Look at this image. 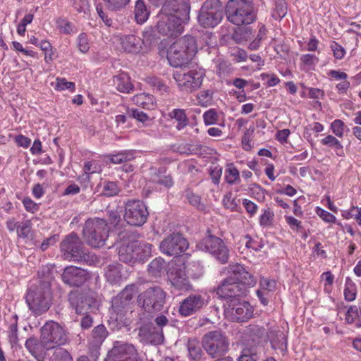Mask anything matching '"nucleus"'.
Instances as JSON below:
<instances>
[{
  "mask_svg": "<svg viewBox=\"0 0 361 361\" xmlns=\"http://www.w3.org/2000/svg\"><path fill=\"white\" fill-rule=\"evenodd\" d=\"M257 283L255 278L243 266L235 264L230 266L228 275L217 288V295L226 301L238 299L247 295L248 288Z\"/></svg>",
  "mask_w": 361,
  "mask_h": 361,
  "instance_id": "nucleus-1",
  "label": "nucleus"
},
{
  "mask_svg": "<svg viewBox=\"0 0 361 361\" xmlns=\"http://www.w3.org/2000/svg\"><path fill=\"white\" fill-rule=\"evenodd\" d=\"M69 332L59 323L53 320L47 322L40 329L39 343L46 350L56 348L54 355L70 358V353L59 347L70 342Z\"/></svg>",
  "mask_w": 361,
  "mask_h": 361,
  "instance_id": "nucleus-2",
  "label": "nucleus"
},
{
  "mask_svg": "<svg viewBox=\"0 0 361 361\" xmlns=\"http://www.w3.org/2000/svg\"><path fill=\"white\" fill-rule=\"evenodd\" d=\"M197 52L196 39L192 35H185L169 47L167 59L171 66L181 67L190 61Z\"/></svg>",
  "mask_w": 361,
  "mask_h": 361,
  "instance_id": "nucleus-3",
  "label": "nucleus"
},
{
  "mask_svg": "<svg viewBox=\"0 0 361 361\" xmlns=\"http://www.w3.org/2000/svg\"><path fill=\"white\" fill-rule=\"evenodd\" d=\"M225 15L230 23L238 26L250 25L257 20V10L249 0H228Z\"/></svg>",
  "mask_w": 361,
  "mask_h": 361,
  "instance_id": "nucleus-4",
  "label": "nucleus"
},
{
  "mask_svg": "<svg viewBox=\"0 0 361 361\" xmlns=\"http://www.w3.org/2000/svg\"><path fill=\"white\" fill-rule=\"evenodd\" d=\"M25 299L34 314L38 316L45 313L51 305L52 293L49 283L39 281L38 284L31 285Z\"/></svg>",
  "mask_w": 361,
  "mask_h": 361,
  "instance_id": "nucleus-5",
  "label": "nucleus"
},
{
  "mask_svg": "<svg viewBox=\"0 0 361 361\" xmlns=\"http://www.w3.org/2000/svg\"><path fill=\"white\" fill-rule=\"evenodd\" d=\"M109 228L103 219H89L83 226V236L91 247L99 248L105 245L109 237Z\"/></svg>",
  "mask_w": 361,
  "mask_h": 361,
  "instance_id": "nucleus-6",
  "label": "nucleus"
},
{
  "mask_svg": "<svg viewBox=\"0 0 361 361\" xmlns=\"http://www.w3.org/2000/svg\"><path fill=\"white\" fill-rule=\"evenodd\" d=\"M166 297V293L161 287L153 286L138 295L137 302L145 312L154 314L163 309Z\"/></svg>",
  "mask_w": 361,
  "mask_h": 361,
  "instance_id": "nucleus-7",
  "label": "nucleus"
},
{
  "mask_svg": "<svg viewBox=\"0 0 361 361\" xmlns=\"http://www.w3.org/2000/svg\"><path fill=\"white\" fill-rule=\"evenodd\" d=\"M225 14L220 0H206L202 5L198 15V23L204 28H214L223 20Z\"/></svg>",
  "mask_w": 361,
  "mask_h": 361,
  "instance_id": "nucleus-8",
  "label": "nucleus"
},
{
  "mask_svg": "<svg viewBox=\"0 0 361 361\" xmlns=\"http://www.w3.org/2000/svg\"><path fill=\"white\" fill-rule=\"evenodd\" d=\"M61 257L68 261L82 262L86 260V250L83 242L78 235L72 232L66 235L60 243Z\"/></svg>",
  "mask_w": 361,
  "mask_h": 361,
  "instance_id": "nucleus-9",
  "label": "nucleus"
},
{
  "mask_svg": "<svg viewBox=\"0 0 361 361\" xmlns=\"http://www.w3.org/2000/svg\"><path fill=\"white\" fill-rule=\"evenodd\" d=\"M202 347L212 358L224 356L228 351L229 342L221 331H212L202 338Z\"/></svg>",
  "mask_w": 361,
  "mask_h": 361,
  "instance_id": "nucleus-10",
  "label": "nucleus"
},
{
  "mask_svg": "<svg viewBox=\"0 0 361 361\" xmlns=\"http://www.w3.org/2000/svg\"><path fill=\"white\" fill-rule=\"evenodd\" d=\"M197 247L209 252L221 264H226L229 258V250L225 243L219 237L209 233L197 244Z\"/></svg>",
  "mask_w": 361,
  "mask_h": 361,
  "instance_id": "nucleus-11",
  "label": "nucleus"
},
{
  "mask_svg": "<svg viewBox=\"0 0 361 361\" xmlns=\"http://www.w3.org/2000/svg\"><path fill=\"white\" fill-rule=\"evenodd\" d=\"M158 21L156 25L157 32L168 37H177L184 30V25L188 23L190 19H183L176 16L157 15Z\"/></svg>",
  "mask_w": 361,
  "mask_h": 361,
  "instance_id": "nucleus-12",
  "label": "nucleus"
},
{
  "mask_svg": "<svg viewBox=\"0 0 361 361\" xmlns=\"http://www.w3.org/2000/svg\"><path fill=\"white\" fill-rule=\"evenodd\" d=\"M205 75L203 69H191L176 71L173 73V77L178 86L187 92H192L199 88Z\"/></svg>",
  "mask_w": 361,
  "mask_h": 361,
  "instance_id": "nucleus-13",
  "label": "nucleus"
},
{
  "mask_svg": "<svg viewBox=\"0 0 361 361\" xmlns=\"http://www.w3.org/2000/svg\"><path fill=\"white\" fill-rule=\"evenodd\" d=\"M148 216V210L142 201L128 200L125 203L123 218L128 224L141 226L147 221Z\"/></svg>",
  "mask_w": 361,
  "mask_h": 361,
  "instance_id": "nucleus-14",
  "label": "nucleus"
},
{
  "mask_svg": "<svg viewBox=\"0 0 361 361\" xmlns=\"http://www.w3.org/2000/svg\"><path fill=\"white\" fill-rule=\"evenodd\" d=\"M226 312L233 322H245L253 316L254 308L250 302L240 298L226 301Z\"/></svg>",
  "mask_w": 361,
  "mask_h": 361,
  "instance_id": "nucleus-15",
  "label": "nucleus"
},
{
  "mask_svg": "<svg viewBox=\"0 0 361 361\" xmlns=\"http://www.w3.org/2000/svg\"><path fill=\"white\" fill-rule=\"evenodd\" d=\"M105 361H141L133 344L116 341L108 352Z\"/></svg>",
  "mask_w": 361,
  "mask_h": 361,
  "instance_id": "nucleus-16",
  "label": "nucleus"
},
{
  "mask_svg": "<svg viewBox=\"0 0 361 361\" xmlns=\"http://www.w3.org/2000/svg\"><path fill=\"white\" fill-rule=\"evenodd\" d=\"M189 247L185 238L180 233H173L164 238L159 245L160 251L167 256H178Z\"/></svg>",
  "mask_w": 361,
  "mask_h": 361,
  "instance_id": "nucleus-17",
  "label": "nucleus"
},
{
  "mask_svg": "<svg viewBox=\"0 0 361 361\" xmlns=\"http://www.w3.org/2000/svg\"><path fill=\"white\" fill-rule=\"evenodd\" d=\"M89 278L88 272L80 267L68 266L61 275L62 281L70 287H80Z\"/></svg>",
  "mask_w": 361,
  "mask_h": 361,
  "instance_id": "nucleus-18",
  "label": "nucleus"
},
{
  "mask_svg": "<svg viewBox=\"0 0 361 361\" xmlns=\"http://www.w3.org/2000/svg\"><path fill=\"white\" fill-rule=\"evenodd\" d=\"M158 15L176 16L183 19H190V5L185 1L166 0L161 5Z\"/></svg>",
  "mask_w": 361,
  "mask_h": 361,
  "instance_id": "nucleus-19",
  "label": "nucleus"
},
{
  "mask_svg": "<svg viewBox=\"0 0 361 361\" xmlns=\"http://www.w3.org/2000/svg\"><path fill=\"white\" fill-rule=\"evenodd\" d=\"M137 338L145 344L159 345L164 341L163 331L155 328L152 323L142 324L137 329Z\"/></svg>",
  "mask_w": 361,
  "mask_h": 361,
  "instance_id": "nucleus-20",
  "label": "nucleus"
},
{
  "mask_svg": "<svg viewBox=\"0 0 361 361\" xmlns=\"http://www.w3.org/2000/svg\"><path fill=\"white\" fill-rule=\"evenodd\" d=\"M206 302L200 294H190L180 302L178 312L181 316L188 317L199 312L204 306Z\"/></svg>",
  "mask_w": 361,
  "mask_h": 361,
  "instance_id": "nucleus-21",
  "label": "nucleus"
},
{
  "mask_svg": "<svg viewBox=\"0 0 361 361\" xmlns=\"http://www.w3.org/2000/svg\"><path fill=\"white\" fill-rule=\"evenodd\" d=\"M171 287L180 291L192 290L193 287L186 274L185 267H172L168 273Z\"/></svg>",
  "mask_w": 361,
  "mask_h": 361,
  "instance_id": "nucleus-22",
  "label": "nucleus"
},
{
  "mask_svg": "<svg viewBox=\"0 0 361 361\" xmlns=\"http://www.w3.org/2000/svg\"><path fill=\"white\" fill-rule=\"evenodd\" d=\"M108 335L109 332L103 324H99L92 329L88 337V348L92 357L98 358L101 346Z\"/></svg>",
  "mask_w": 361,
  "mask_h": 361,
  "instance_id": "nucleus-23",
  "label": "nucleus"
},
{
  "mask_svg": "<svg viewBox=\"0 0 361 361\" xmlns=\"http://www.w3.org/2000/svg\"><path fill=\"white\" fill-rule=\"evenodd\" d=\"M120 40L126 52L137 54L142 50V39L135 35H124L120 37Z\"/></svg>",
  "mask_w": 361,
  "mask_h": 361,
  "instance_id": "nucleus-24",
  "label": "nucleus"
},
{
  "mask_svg": "<svg viewBox=\"0 0 361 361\" xmlns=\"http://www.w3.org/2000/svg\"><path fill=\"white\" fill-rule=\"evenodd\" d=\"M113 85L118 91L123 93H130L134 90L130 76L123 71L113 77Z\"/></svg>",
  "mask_w": 361,
  "mask_h": 361,
  "instance_id": "nucleus-25",
  "label": "nucleus"
},
{
  "mask_svg": "<svg viewBox=\"0 0 361 361\" xmlns=\"http://www.w3.org/2000/svg\"><path fill=\"white\" fill-rule=\"evenodd\" d=\"M133 240L127 243H123L118 247V258L121 262L126 264H134L135 262V255Z\"/></svg>",
  "mask_w": 361,
  "mask_h": 361,
  "instance_id": "nucleus-26",
  "label": "nucleus"
},
{
  "mask_svg": "<svg viewBox=\"0 0 361 361\" xmlns=\"http://www.w3.org/2000/svg\"><path fill=\"white\" fill-rule=\"evenodd\" d=\"M133 244L135 250V262H145L149 257L151 256L152 254V245L144 242V241H138L133 240Z\"/></svg>",
  "mask_w": 361,
  "mask_h": 361,
  "instance_id": "nucleus-27",
  "label": "nucleus"
},
{
  "mask_svg": "<svg viewBox=\"0 0 361 361\" xmlns=\"http://www.w3.org/2000/svg\"><path fill=\"white\" fill-rule=\"evenodd\" d=\"M149 8L146 5L144 0H137L134 6V18L135 22L139 25L144 24L150 16Z\"/></svg>",
  "mask_w": 361,
  "mask_h": 361,
  "instance_id": "nucleus-28",
  "label": "nucleus"
},
{
  "mask_svg": "<svg viewBox=\"0 0 361 361\" xmlns=\"http://www.w3.org/2000/svg\"><path fill=\"white\" fill-rule=\"evenodd\" d=\"M268 337L273 346H276L279 348H286L287 341L286 336L278 327L271 328L268 332Z\"/></svg>",
  "mask_w": 361,
  "mask_h": 361,
  "instance_id": "nucleus-29",
  "label": "nucleus"
},
{
  "mask_svg": "<svg viewBox=\"0 0 361 361\" xmlns=\"http://www.w3.org/2000/svg\"><path fill=\"white\" fill-rule=\"evenodd\" d=\"M135 150H123L116 154H109L106 158L110 163L120 164L133 160L135 158Z\"/></svg>",
  "mask_w": 361,
  "mask_h": 361,
  "instance_id": "nucleus-30",
  "label": "nucleus"
},
{
  "mask_svg": "<svg viewBox=\"0 0 361 361\" xmlns=\"http://www.w3.org/2000/svg\"><path fill=\"white\" fill-rule=\"evenodd\" d=\"M109 322L114 330H120L123 327L128 326V320L126 318V314L121 312H111Z\"/></svg>",
  "mask_w": 361,
  "mask_h": 361,
  "instance_id": "nucleus-31",
  "label": "nucleus"
},
{
  "mask_svg": "<svg viewBox=\"0 0 361 361\" xmlns=\"http://www.w3.org/2000/svg\"><path fill=\"white\" fill-rule=\"evenodd\" d=\"M121 265L119 264H109L105 271V277L110 283H117L121 279Z\"/></svg>",
  "mask_w": 361,
  "mask_h": 361,
  "instance_id": "nucleus-32",
  "label": "nucleus"
},
{
  "mask_svg": "<svg viewBox=\"0 0 361 361\" xmlns=\"http://www.w3.org/2000/svg\"><path fill=\"white\" fill-rule=\"evenodd\" d=\"M166 270V262L161 257L153 259L148 265L149 274L154 277L160 276Z\"/></svg>",
  "mask_w": 361,
  "mask_h": 361,
  "instance_id": "nucleus-33",
  "label": "nucleus"
},
{
  "mask_svg": "<svg viewBox=\"0 0 361 361\" xmlns=\"http://www.w3.org/2000/svg\"><path fill=\"white\" fill-rule=\"evenodd\" d=\"M56 25L57 29L62 34L73 35L78 32L77 27L66 18H57Z\"/></svg>",
  "mask_w": 361,
  "mask_h": 361,
  "instance_id": "nucleus-34",
  "label": "nucleus"
},
{
  "mask_svg": "<svg viewBox=\"0 0 361 361\" xmlns=\"http://www.w3.org/2000/svg\"><path fill=\"white\" fill-rule=\"evenodd\" d=\"M345 320L348 324H353L356 327H361V309L356 305L350 306L345 314Z\"/></svg>",
  "mask_w": 361,
  "mask_h": 361,
  "instance_id": "nucleus-35",
  "label": "nucleus"
},
{
  "mask_svg": "<svg viewBox=\"0 0 361 361\" xmlns=\"http://www.w3.org/2000/svg\"><path fill=\"white\" fill-rule=\"evenodd\" d=\"M207 147L201 144L192 145V144H180L177 148L176 151L180 154H202L205 152Z\"/></svg>",
  "mask_w": 361,
  "mask_h": 361,
  "instance_id": "nucleus-36",
  "label": "nucleus"
},
{
  "mask_svg": "<svg viewBox=\"0 0 361 361\" xmlns=\"http://www.w3.org/2000/svg\"><path fill=\"white\" fill-rule=\"evenodd\" d=\"M252 36V29L247 27H238L233 33L232 38L238 44L243 43L251 39Z\"/></svg>",
  "mask_w": 361,
  "mask_h": 361,
  "instance_id": "nucleus-37",
  "label": "nucleus"
},
{
  "mask_svg": "<svg viewBox=\"0 0 361 361\" xmlns=\"http://www.w3.org/2000/svg\"><path fill=\"white\" fill-rule=\"evenodd\" d=\"M187 348L190 358L193 360H198L201 358L203 353L199 342L196 339H189Z\"/></svg>",
  "mask_w": 361,
  "mask_h": 361,
  "instance_id": "nucleus-38",
  "label": "nucleus"
},
{
  "mask_svg": "<svg viewBox=\"0 0 361 361\" xmlns=\"http://www.w3.org/2000/svg\"><path fill=\"white\" fill-rule=\"evenodd\" d=\"M214 91L212 90H204L200 91L197 94L198 104L203 107H208L213 104Z\"/></svg>",
  "mask_w": 361,
  "mask_h": 361,
  "instance_id": "nucleus-39",
  "label": "nucleus"
},
{
  "mask_svg": "<svg viewBox=\"0 0 361 361\" xmlns=\"http://www.w3.org/2000/svg\"><path fill=\"white\" fill-rule=\"evenodd\" d=\"M111 312L127 314L130 310V303L116 295L113 298Z\"/></svg>",
  "mask_w": 361,
  "mask_h": 361,
  "instance_id": "nucleus-40",
  "label": "nucleus"
},
{
  "mask_svg": "<svg viewBox=\"0 0 361 361\" xmlns=\"http://www.w3.org/2000/svg\"><path fill=\"white\" fill-rule=\"evenodd\" d=\"M93 300L90 297L80 296L78 298L75 312L77 314H85L92 307Z\"/></svg>",
  "mask_w": 361,
  "mask_h": 361,
  "instance_id": "nucleus-41",
  "label": "nucleus"
},
{
  "mask_svg": "<svg viewBox=\"0 0 361 361\" xmlns=\"http://www.w3.org/2000/svg\"><path fill=\"white\" fill-rule=\"evenodd\" d=\"M321 143L324 146H326L334 149L338 155H342L340 152H338V151L343 152V146L336 137L331 135H328L321 140Z\"/></svg>",
  "mask_w": 361,
  "mask_h": 361,
  "instance_id": "nucleus-42",
  "label": "nucleus"
},
{
  "mask_svg": "<svg viewBox=\"0 0 361 361\" xmlns=\"http://www.w3.org/2000/svg\"><path fill=\"white\" fill-rule=\"evenodd\" d=\"M147 82L153 87L156 92L163 94L164 92H166L169 87L163 82V80L158 77H148L147 78Z\"/></svg>",
  "mask_w": 361,
  "mask_h": 361,
  "instance_id": "nucleus-43",
  "label": "nucleus"
},
{
  "mask_svg": "<svg viewBox=\"0 0 361 361\" xmlns=\"http://www.w3.org/2000/svg\"><path fill=\"white\" fill-rule=\"evenodd\" d=\"M356 286L350 277L345 279L344 297L348 301H353L356 298Z\"/></svg>",
  "mask_w": 361,
  "mask_h": 361,
  "instance_id": "nucleus-44",
  "label": "nucleus"
},
{
  "mask_svg": "<svg viewBox=\"0 0 361 361\" xmlns=\"http://www.w3.org/2000/svg\"><path fill=\"white\" fill-rule=\"evenodd\" d=\"M133 99L138 106H141L143 109H154V104L152 102V97L148 94H138L135 96Z\"/></svg>",
  "mask_w": 361,
  "mask_h": 361,
  "instance_id": "nucleus-45",
  "label": "nucleus"
},
{
  "mask_svg": "<svg viewBox=\"0 0 361 361\" xmlns=\"http://www.w3.org/2000/svg\"><path fill=\"white\" fill-rule=\"evenodd\" d=\"M143 39H142V44L149 46L157 42V37L154 28L152 26L145 27L142 32Z\"/></svg>",
  "mask_w": 361,
  "mask_h": 361,
  "instance_id": "nucleus-46",
  "label": "nucleus"
},
{
  "mask_svg": "<svg viewBox=\"0 0 361 361\" xmlns=\"http://www.w3.org/2000/svg\"><path fill=\"white\" fill-rule=\"evenodd\" d=\"M137 292V286L135 284H130L126 286L117 295L131 304L132 300Z\"/></svg>",
  "mask_w": 361,
  "mask_h": 361,
  "instance_id": "nucleus-47",
  "label": "nucleus"
},
{
  "mask_svg": "<svg viewBox=\"0 0 361 361\" xmlns=\"http://www.w3.org/2000/svg\"><path fill=\"white\" fill-rule=\"evenodd\" d=\"M287 13V4L285 0H275V13L273 17L278 20L282 19Z\"/></svg>",
  "mask_w": 361,
  "mask_h": 361,
  "instance_id": "nucleus-48",
  "label": "nucleus"
},
{
  "mask_svg": "<svg viewBox=\"0 0 361 361\" xmlns=\"http://www.w3.org/2000/svg\"><path fill=\"white\" fill-rule=\"evenodd\" d=\"M120 188L116 182L107 181L104 183L102 194L106 197H112L118 194Z\"/></svg>",
  "mask_w": 361,
  "mask_h": 361,
  "instance_id": "nucleus-49",
  "label": "nucleus"
},
{
  "mask_svg": "<svg viewBox=\"0 0 361 361\" xmlns=\"http://www.w3.org/2000/svg\"><path fill=\"white\" fill-rule=\"evenodd\" d=\"M274 214L270 208L264 210L263 214L259 217V224L262 227H270L273 225Z\"/></svg>",
  "mask_w": 361,
  "mask_h": 361,
  "instance_id": "nucleus-50",
  "label": "nucleus"
},
{
  "mask_svg": "<svg viewBox=\"0 0 361 361\" xmlns=\"http://www.w3.org/2000/svg\"><path fill=\"white\" fill-rule=\"evenodd\" d=\"M32 231V223L30 220L21 222L17 228V234L19 238H27Z\"/></svg>",
  "mask_w": 361,
  "mask_h": 361,
  "instance_id": "nucleus-51",
  "label": "nucleus"
},
{
  "mask_svg": "<svg viewBox=\"0 0 361 361\" xmlns=\"http://www.w3.org/2000/svg\"><path fill=\"white\" fill-rule=\"evenodd\" d=\"M346 126L343 121L340 119L334 120L331 124L332 133L338 137H343Z\"/></svg>",
  "mask_w": 361,
  "mask_h": 361,
  "instance_id": "nucleus-52",
  "label": "nucleus"
},
{
  "mask_svg": "<svg viewBox=\"0 0 361 361\" xmlns=\"http://www.w3.org/2000/svg\"><path fill=\"white\" fill-rule=\"evenodd\" d=\"M56 89L59 90H68L71 92L75 90V85L73 82H68L64 78H57L56 79Z\"/></svg>",
  "mask_w": 361,
  "mask_h": 361,
  "instance_id": "nucleus-53",
  "label": "nucleus"
},
{
  "mask_svg": "<svg viewBox=\"0 0 361 361\" xmlns=\"http://www.w3.org/2000/svg\"><path fill=\"white\" fill-rule=\"evenodd\" d=\"M225 180L230 185L233 184L236 180H239V171L233 165L229 166L226 170Z\"/></svg>",
  "mask_w": 361,
  "mask_h": 361,
  "instance_id": "nucleus-54",
  "label": "nucleus"
},
{
  "mask_svg": "<svg viewBox=\"0 0 361 361\" xmlns=\"http://www.w3.org/2000/svg\"><path fill=\"white\" fill-rule=\"evenodd\" d=\"M71 4L78 13H87L90 11L89 0H71Z\"/></svg>",
  "mask_w": 361,
  "mask_h": 361,
  "instance_id": "nucleus-55",
  "label": "nucleus"
},
{
  "mask_svg": "<svg viewBox=\"0 0 361 361\" xmlns=\"http://www.w3.org/2000/svg\"><path fill=\"white\" fill-rule=\"evenodd\" d=\"M239 202V200H236L232 197L231 192L226 194L223 199V204L224 207L227 209H230L231 211L237 210Z\"/></svg>",
  "mask_w": 361,
  "mask_h": 361,
  "instance_id": "nucleus-56",
  "label": "nucleus"
},
{
  "mask_svg": "<svg viewBox=\"0 0 361 361\" xmlns=\"http://www.w3.org/2000/svg\"><path fill=\"white\" fill-rule=\"evenodd\" d=\"M109 9L111 11H118L129 4L130 0H104Z\"/></svg>",
  "mask_w": 361,
  "mask_h": 361,
  "instance_id": "nucleus-57",
  "label": "nucleus"
},
{
  "mask_svg": "<svg viewBox=\"0 0 361 361\" xmlns=\"http://www.w3.org/2000/svg\"><path fill=\"white\" fill-rule=\"evenodd\" d=\"M255 128L250 126L248 129L246 130L243 136L242 137V147L245 151H250L252 149V146L250 145V140L254 133Z\"/></svg>",
  "mask_w": 361,
  "mask_h": 361,
  "instance_id": "nucleus-58",
  "label": "nucleus"
},
{
  "mask_svg": "<svg viewBox=\"0 0 361 361\" xmlns=\"http://www.w3.org/2000/svg\"><path fill=\"white\" fill-rule=\"evenodd\" d=\"M276 281L262 278L259 281V289L272 293L276 289Z\"/></svg>",
  "mask_w": 361,
  "mask_h": 361,
  "instance_id": "nucleus-59",
  "label": "nucleus"
},
{
  "mask_svg": "<svg viewBox=\"0 0 361 361\" xmlns=\"http://www.w3.org/2000/svg\"><path fill=\"white\" fill-rule=\"evenodd\" d=\"M185 197L191 205L200 210L203 209L204 205L201 203V198L198 195L188 191L186 192Z\"/></svg>",
  "mask_w": 361,
  "mask_h": 361,
  "instance_id": "nucleus-60",
  "label": "nucleus"
},
{
  "mask_svg": "<svg viewBox=\"0 0 361 361\" xmlns=\"http://www.w3.org/2000/svg\"><path fill=\"white\" fill-rule=\"evenodd\" d=\"M16 316L14 317L15 322L11 324L9 326L8 338L12 345H17L18 341V325L16 321Z\"/></svg>",
  "mask_w": 361,
  "mask_h": 361,
  "instance_id": "nucleus-61",
  "label": "nucleus"
},
{
  "mask_svg": "<svg viewBox=\"0 0 361 361\" xmlns=\"http://www.w3.org/2000/svg\"><path fill=\"white\" fill-rule=\"evenodd\" d=\"M153 181L157 184L164 185L166 188H170L173 185V178L171 175H157Z\"/></svg>",
  "mask_w": 361,
  "mask_h": 361,
  "instance_id": "nucleus-62",
  "label": "nucleus"
},
{
  "mask_svg": "<svg viewBox=\"0 0 361 361\" xmlns=\"http://www.w3.org/2000/svg\"><path fill=\"white\" fill-rule=\"evenodd\" d=\"M330 47L333 51L334 56L336 59L340 60L344 58L345 50L341 45H340L338 42L333 41Z\"/></svg>",
  "mask_w": 361,
  "mask_h": 361,
  "instance_id": "nucleus-63",
  "label": "nucleus"
},
{
  "mask_svg": "<svg viewBox=\"0 0 361 361\" xmlns=\"http://www.w3.org/2000/svg\"><path fill=\"white\" fill-rule=\"evenodd\" d=\"M259 356L257 353H252L250 350H244L238 361H258Z\"/></svg>",
  "mask_w": 361,
  "mask_h": 361,
  "instance_id": "nucleus-64",
  "label": "nucleus"
}]
</instances>
